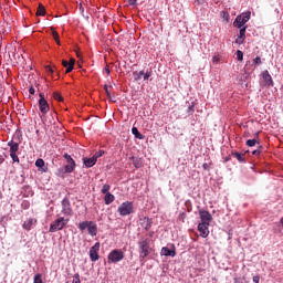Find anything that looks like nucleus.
Segmentation results:
<instances>
[{
	"mask_svg": "<svg viewBox=\"0 0 283 283\" xmlns=\"http://www.w3.org/2000/svg\"><path fill=\"white\" fill-rule=\"evenodd\" d=\"M13 163H19V156L17 155V153L10 154Z\"/></svg>",
	"mask_w": 283,
	"mask_h": 283,
	"instance_id": "58836bf2",
	"label": "nucleus"
},
{
	"mask_svg": "<svg viewBox=\"0 0 283 283\" xmlns=\"http://www.w3.org/2000/svg\"><path fill=\"white\" fill-rule=\"evenodd\" d=\"M109 87H112V85H104V90H105V92H106V96H107V98H112V93L109 92Z\"/></svg>",
	"mask_w": 283,
	"mask_h": 283,
	"instance_id": "72a5a7b5",
	"label": "nucleus"
},
{
	"mask_svg": "<svg viewBox=\"0 0 283 283\" xmlns=\"http://www.w3.org/2000/svg\"><path fill=\"white\" fill-rule=\"evenodd\" d=\"M55 42L57 43V45H61V40L57 38V40H55Z\"/></svg>",
	"mask_w": 283,
	"mask_h": 283,
	"instance_id": "3c124183",
	"label": "nucleus"
},
{
	"mask_svg": "<svg viewBox=\"0 0 283 283\" xmlns=\"http://www.w3.org/2000/svg\"><path fill=\"white\" fill-rule=\"evenodd\" d=\"M49 70L48 72H54V70H56V66H46Z\"/></svg>",
	"mask_w": 283,
	"mask_h": 283,
	"instance_id": "de8ad7c7",
	"label": "nucleus"
},
{
	"mask_svg": "<svg viewBox=\"0 0 283 283\" xmlns=\"http://www.w3.org/2000/svg\"><path fill=\"white\" fill-rule=\"evenodd\" d=\"M245 40H247V25L243 28H240V34L235 43H238L239 45H242V43H244Z\"/></svg>",
	"mask_w": 283,
	"mask_h": 283,
	"instance_id": "4468645a",
	"label": "nucleus"
},
{
	"mask_svg": "<svg viewBox=\"0 0 283 283\" xmlns=\"http://www.w3.org/2000/svg\"><path fill=\"white\" fill-rule=\"evenodd\" d=\"M133 165L136 169H140L143 167V161H140V158L138 157H133Z\"/></svg>",
	"mask_w": 283,
	"mask_h": 283,
	"instance_id": "b1692460",
	"label": "nucleus"
},
{
	"mask_svg": "<svg viewBox=\"0 0 283 283\" xmlns=\"http://www.w3.org/2000/svg\"><path fill=\"white\" fill-rule=\"evenodd\" d=\"M63 158L67 163V165L64 166V168H59L56 176L60 178H63L65 174H72L76 169V161H74V158L70 154H64Z\"/></svg>",
	"mask_w": 283,
	"mask_h": 283,
	"instance_id": "f257e3e1",
	"label": "nucleus"
},
{
	"mask_svg": "<svg viewBox=\"0 0 283 283\" xmlns=\"http://www.w3.org/2000/svg\"><path fill=\"white\" fill-rule=\"evenodd\" d=\"M212 63H220V55H214L212 57Z\"/></svg>",
	"mask_w": 283,
	"mask_h": 283,
	"instance_id": "a19ab883",
	"label": "nucleus"
},
{
	"mask_svg": "<svg viewBox=\"0 0 283 283\" xmlns=\"http://www.w3.org/2000/svg\"><path fill=\"white\" fill-rule=\"evenodd\" d=\"M125 259V253L122 250L115 249L108 253V262L116 264Z\"/></svg>",
	"mask_w": 283,
	"mask_h": 283,
	"instance_id": "39448f33",
	"label": "nucleus"
},
{
	"mask_svg": "<svg viewBox=\"0 0 283 283\" xmlns=\"http://www.w3.org/2000/svg\"><path fill=\"white\" fill-rule=\"evenodd\" d=\"M104 154H105V150H99V151H97V153H95V154L93 155V158H94L95 161H96V160H98V158H101Z\"/></svg>",
	"mask_w": 283,
	"mask_h": 283,
	"instance_id": "7c9ffc66",
	"label": "nucleus"
},
{
	"mask_svg": "<svg viewBox=\"0 0 283 283\" xmlns=\"http://www.w3.org/2000/svg\"><path fill=\"white\" fill-rule=\"evenodd\" d=\"M83 163L85 167L90 169V167H94L96 165V159L94 157H91V158L84 157Z\"/></svg>",
	"mask_w": 283,
	"mask_h": 283,
	"instance_id": "a211bd4d",
	"label": "nucleus"
},
{
	"mask_svg": "<svg viewBox=\"0 0 283 283\" xmlns=\"http://www.w3.org/2000/svg\"><path fill=\"white\" fill-rule=\"evenodd\" d=\"M3 160H4L3 158H0V165L3 163Z\"/></svg>",
	"mask_w": 283,
	"mask_h": 283,
	"instance_id": "864d4df0",
	"label": "nucleus"
},
{
	"mask_svg": "<svg viewBox=\"0 0 283 283\" xmlns=\"http://www.w3.org/2000/svg\"><path fill=\"white\" fill-rule=\"evenodd\" d=\"M160 254L170 258H176V250H170L169 248L165 247L161 249Z\"/></svg>",
	"mask_w": 283,
	"mask_h": 283,
	"instance_id": "6ab92c4d",
	"label": "nucleus"
},
{
	"mask_svg": "<svg viewBox=\"0 0 283 283\" xmlns=\"http://www.w3.org/2000/svg\"><path fill=\"white\" fill-rule=\"evenodd\" d=\"M87 231L92 235V238H94V235L98 233V227L94 221H90Z\"/></svg>",
	"mask_w": 283,
	"mask_h": 283,
	"instance_id": "dca6fc26",
	"label": "nucleus"
},
{
	"mask_svg": "<svg viewBox=\"0 0 283 283\" xmlns=\"http://www.w3.org/2000/svg\"><path fill=\"white\" fill-rule=\"evenodd\" d=\"M251 19V11H247L238 15L233 22L234 28H242L245 23H249Z\"/></svg>",
	"mask_w": 283,
	"mask_h": 283,
	"instance_id": "20e7f679",
	"label": "nucleus"
},
{
	"mask_svg": "<svg viewBox=\"0 0 283 283\" xmlns=\"http://www.w3.org/2000/svg\"><path fill=\"white\" fill-rule=\"evenodd\" d=\"M253 282L254 283H260V275H254L253 276Z\"/></svg>",
	"mask_w": 283,
	"mask_h": 283,
	"instance_id": "c03bdc74",
	"label": "nucleus"
},
{
	"mask_svg": "<svg viewBox=\"0 0 283 283\" xmlns=\"http://www.w3.org/2000/svg\"><path fill=\"white\" fill-rule=\"evenodd\" d=\"M259 138H260V133H256V134H255V138H253V139H248V140L245 142V145H247L248 147H255V145H260V142H258Z\"/></svg>",
	"mask_w": 283,
	"mask_h": 283,
	"instance_id": "f3484780",
	"label": "nucleus"
},
{
	"mask_svg": "<svg viewBox=\"0 0 283 283\" xmlns=\"http://www.w3.org/2000/svg\"><path fill=\"white\" fill-rule=\"evenodd\" d=\"M52 36L54 41H59V32L54 31V29H52Z\"/></svg>",
	"mask_w": 283,
	"mask_h": 283,
	"instance_id": "ea45409f",
	"label": "nucleus"
},
{
	"mask_svg": "<svg viewBox=\"0 0 283 283\" xmlns=\"http://www.w3.org/2000/svg\"><path fill=\"white\" fill-rule=\"evenodd\" d=\"M75 63H76V60H74V57H71L69 62L66 60L62 61L63 67L66 69L65 72H72L74 70Z\"/></svg>",
	"mask_w": 283,
	"mask_h": 283,
	"instance_id": "ddd939ff",
	"label": "nucleus"
},
{
	"mask_svg": "<svg viewBox=\"0 0 283 283\" xmlns=\"http://www.w3.org/2000/svg\"><path fill=\"white\" fill-rule=\"evenodd\" d=\"M139 224L145 231H149L151 229V219L144 217L139 220Z\"/></svg>",
	"mask_w": 283,
	"mask_h": 283,
	"instance_id": "2eb2a0df",
	"label": "nucleus"
},
{
	"mask_svg": "<svg viewBox=\"0 0 283 283\" xmlns=\"http://www.w3.org/2000/svg\"><path fill=\"white\" fill-rule=\"evenodd\" d=\"M29 67H30V70H34V69L32 67V65H30Z\"/></svg>",
	"mask_w": 283,
	"mask_h": 283,
	"instance_id": "5fc2aeb1",
	"label": "nucleus"
},
{
	"mask_svg": "<svg viewBox=\"0 0 283 283\" xmlns=\"http://www.w3.org/2000/svg\"><path fill=\"white\" fill-rule=\"evenodd\" d=\"M149 76H151L149 73H144L143 75L144 81H148Z\"/></svg>",
	"mask_w": 283,
	"mask_h": 283,
	"instance_id": "37998d69",
	"label": "nucleus"
},
{
	"mask_svg": "<svg viewBox=\"0 0 283 283\" xmlns=\"http://www.w3.org/2000/svg\"><path fill=\"white\" fill-rule=\"evenodd\" d=\"M244 53L240 50L237 51V61H243Z\"/></svg>",
	"mask_w": 283,
	"mask_h": 283,
	"instance_id": "2f4dec72",
	"label": "nucleus"
},
{
	"mask_svg": "<svg viewBox=\"0 0 283 283\" xmlns=\"http://www.w3.org/2000/svg\"><path fill=\"white\" fill-rule=\"evenodd\" d=\"M8 147H10V154H17L19 151V143L14 140L8 142Z\"/></svg>",
	"mask_w": 283,
	"mask_h": 283,
	"instance_id": "aec40b11",
	"label": "nucleus"
},
{
	"mask_svg": "<svg viewBox=\"0 0 283 283\" xmlns=\"http://www.w3.org/2000/svg\"><path fill=\"white\" fill-rule=\"evenodd\" d=\"M260 154H262V146H259L258 149H255V150L252 151V155H253V156H260Z\"/></svg>",
	"mask_w": 283,
	"mask_h": 283,
	"instance_id": "4c0bfd02",
	"label": "nucleus"
},
{
	"mask_svg": "<svg viewBox=\"0 0 283 283\" xmlns=\"http://www.w3.org/2000/svg\"><path fill=\"white\" fill-rule=\"evenodd\" d=\"M98 251H101V242H96V243L90 249V259H91V262H98V260H101V255H98Z\"/></svg>",
	"mask_w": 283,
	"mask_h": 283,
	"instance_id": "0eeeda50",
	"label": "nucleus"
},
{
	"mask_svg": "<svg viewBox=\"0 0 283 283\" xmlns=\"http://www.w3.org/2000/svg\"><path fill=\"white\" fill-rule=\"evenodd\" d=\"M109 189H112V186L109 184H105L101 190L102 193L107 195L109 193Z\"/></svg>",
	"mask_w": 283,
	"mask_h": 283,
	"instance_id": "c756f323",
	"label": "nucleus"
},
{
	"mask_svg": "<svg viewBox=\"0 0 283 283\" xmlns=\"http://www.w3.org/2000/svg\"><path fill=\"white\" fill-rule=\"evenodd\" d=\"M232 157L237 158L239 163H244V154L241 153H232Z\"/></svg>",
	"mask_w": 283,
	"mask_h": 283,
	"instance_id": "a878e982",
	"label": "nucleus"
},
{
	"mask_svg": "<svg viewBox=\"0 0 283 283\" xmlns=\"http://www.w3.org/2000/svg\"><path fill=\"white\" fill-rule=\"evenodd\" d=\"M32 224H34V219H28L23 223V229H25V231H30L32 229Z\"/></svg>",
	"mask_w": 283,
	"mask_h": 283,
	"instance_id": "5701e85b",
	"label": "nucleus"
},
{
	"mask_svg": "<svg viewBox=\"0 0 283 283\" xmlns=\"http://www.w3.org/2000/svg\"><path fill=\"white\" fill-rule=\"evenodd\" d=\"M209 224L210 223H201V222L198 224V231H199L201 238L209 237Z\"/></svg>",
	"mask_w": 283,
	"mask_h": 283,
	"instance_id": "f8f14e48",
	"label": "nucleus"
},
{
	"mask_svg": "<svg viewBox=\"0 0 283 283\" xmlns=\"http://www.w3.org/2000/svg\"><path fill=\"white\" fill-rule=\"evenodd\" d=\"M188 112H191V114H193V104L188 107Z\"/></svg>",
	"mask_w": 283,
	"mask_h": 283,
	"instance_id": "09e8293b",
	"label": "nucleus"
},
{
	"mask_svg": "<svg viewBox=\"0 0 283 283\" xmlns=\"http://www.w3.org/2000/svg\"><path fill=\"white\" fill-rule=\"evenodd\" d=\"M39 96V109L41 114H48V112H50V104L48 103V99H45V95L43 93H40Z\"/></svg>",
	"mask_w": 283,
	"mask_h": 283,
	"instance_id": "6e6552de",
	"label": "nucleus"
},
{
	"mask_svg": "<svg viewBox=\"0 0 283 283\" xmlns=\"http://www.w3.org/2000/svg\"><path fill=\"white\" fill-rule=\"evenodd\" d=\"M35 90H34V86H31L30 88H29V94H31L32 96H34V94H35Z\"/></svg>",
	"mask_w": 283,
	"mask_h": 283,
	"instance_id": "79ce46f5",
	"label": "nucleus"
},
{
	"mask_svg": "<svg viewBox=\"0 0 283 283\" xmlns=\"http://www.w3.org/2000/svg\"><path fill=\"white\" fill-rule=\"evenodd\" d=\"M117 211L119 216H132V213H134V203H132V201L123 202Z\"/></svg>",
	"mask_w": 283,
	"mask_h": 283,
	"instance_id": "7ed1b4c3",
	"label": "nucleus"
},
{
	"mask_svg": "<svg viewBox=\"0 0 283 283\" xmlns=\"http://www.w3.org/2000/svg\"><path fill=\"white\" fill-rule=\"evenodd\" d=\"M77 56H81V54L77 53Z\"/></svg>",
	"mask_w": 283,
	"mask_h": 283,
	"instance_id": "4d7b16f0",
	"label": "nucleus"
},
{
	"mask_svg": "<svg viewBox=\"0 0 283 283\" xmlns=\"http://www.w3.org/2000/svg\"><path fill=\"white\" fill-rule=\"evenodd\" d=\"M36 17H45V7L43 4H39L36 10Z\"/></svg>",
	"mask_w": 283,
	"mask_h": 283,
	"instance_id": "393cba45",
	"label": "nucleus"
},
{
	"mask_svg": "<svg viewBox=\"0 0 283 283\" xmlns=\"http://www.w3.org/2000/svg\"><path fill=\"white\" fill-rule=\"evenodd\" d=\"M72 283H81V275L78 273H75L73 275V282Z\"/></svg>",
	"mask_w": 283,
	"mask_h": 283,
	"instance_id": "c9c22d12",
	"label": "nucleus"
},
{
	"mask_svg": "<svg viewBox=\"0 0 283 283\" xmlns=\"http://www.w3.org/2000/svg\"><path fill=\"white\" fill-rule=\"evenodd\" d=\"M77 67H80V69H81V67H83V66L81 65V63H78V62H77Z\"/></svg>",
	"mask_w": 283,
	"mask_h": 283,
	"instance_id": "603ef678",
	"label": "nucleus"
},
{
	"mask_svg": "<svg viewBox=\"0 0 283 283\" xmlns=\"http://www.w3.org/2000/svg\"><path fill=\"white\" fill-rule=\"evenodd\" d=\"M199 217H200L201 223H205V224H210L211 220H213V217L207 210H199Z\"/></svg>",
	"mask_w": 283,
	"mask_h": 283,
	"instance_id": "9b49d317",
	"label": "nucleus"
},
{
	"mask_svg": "<svg viewBox=\"0 0 283 283\" xmlns=\"http://www.w3.org/2000/svg\"><path fill=\"white\" fill-rule=\"evenodd\" d=\"M106 70V72H109V69H105Z\"/></svg>",
	"mask_w": 283,
	"mask_h": 283,
	"instance_id": "6e6d98bb",
	"label": "nucleus"
},
{
	"mask_svg": "<svg viewBox=\"0 0 283 283\" xmlns=\"http://www.w3.org/2000/svg\"><path fill=\"white\" fill-rule=\"evenodd\" d=\"M138 247H139V258L145 260V258L149 255V241L147 239L140 240L138 242Z\"/></svg>",
	"mask_w": 283,
	"mask_h": 283,
	"instance_id": "423d86ee",
	"label": "nucleus"
},
{
	"mask_svg": "<svg viewBox=\"0 0 283 283\" xmlns=\"http://www.w3.org/2000/svg\"><path fill=\"white\" fill-rule=\"evenodd\" d=\"M90 227V221H83L78 224L80 231H85Z\"/></svg>",
	"mask_w": 283,
	"mask_h": 283,
	"instance_id": "bb28decb",
	"label": "nucleus"
},
{
	"mask_svg": "<svg viewBox=\"0 0 283 283\" xmlns=\"http://www.w3.org/2000/svg\"><path fill=\"white\" fill-rule=\"evenodd\" d=\"M112 103H116V97H113L112 95H111V98H108Z\"/></svg>",
	"mask_w": 283,
	"mask_h": 283,
	"instance_id": "8fccbe9b",
	"label": "nucleus"
},
{
	"mask_svg": "<svg viewBox=\"0 0 283 283\" xmlns=\"http://www.w3.org/2000/svg\"><path fill=\"white\" fill-rule=\"evenodd\" d=\"M33 283H43V279L41 277V274L34 275Z\"/></svg>",
	"mask_w": 283,
	"mask_h": 283,
	"instance_id": "473e14b6",
	"label": "nucleus"
},
{
	"mask_svg": "<svg viewBox=\"0 0 283 283\" xmlns=\"http://www.w3.org/2000/svg\"><path fill=\"white\" fill-rule=\"evenodd\" d=\"M261 85L264 87H273V77H271V74L269 73H262L261 74Z\"/></svg>",
	"mask_w": 283,
	"mask_h": 283,
	"instance_id": "9d476101",
	"label": "nucleus"
},
{
	"mask_svg": "<svg viewBox=\"0 0 283 283\" xmlns=\"http://www.w3.org/2000/svg\"><path fill=\"white\" fill-rule=\"evenodd\" d=\"M62 213L63 216H67L69 218L74 214V211L72 210V203L67 198H64L62 200Z\"/></svg>",
	"mask_w": 283,
	"mask_h": 283,
	"instance_id": "1a4fd4ad",
	"label": "nucleus"
},
{
	"mask_svg": "<svg viewBox=\"0 0 283 283\" xmlns=\"http://www.w3.org/2000/svg\"><path fill=\"white\" fill-rule=\"evenodd\" d=\"M253 65H262V57L256 56V57L253 60Z\"/></svg>",
	"mask_w": 283,
	"mask_h": 283,
	"instance_id": "e433bc0d",
	"label": "nucleus"
},
{
	"mask_svg": "<svg viewBox=\"0 0 283 283\" xmlns=\"http://www.w3.org/2000/svg\"><path fill=\"white\" fill-rule=\"evenodd\" d=\"M138 0H128L129 6H136Z\"/></svg>",
	"mask_w": 283,
	"mask_h": 283,
	"instance_id": "49530a36",
	"label": "nucleus"
},
{
	"mask_svg": "<svg viewBox=\"0 0 283 283\" xmlns=\"http://www.w3.org/2000/svg\"><path fill=\"white\" fill-rule=\"evenodd\" d=\"M80 11L85 17V8H83V4H80Z\"/></svg>",
	"mask_w": 283,
	"mask_h": 283,
	"instance_id": "a18cd8bd",
	"label": "nucleus"
},
{
	"mask_svg": "<svg viewBox=\"0 0 283 283\" xmlns=\"http://www.w3.org/2000/svg\"><path fill=\"white\" fill-rule=\"evenodd\" d=\"M144 72H134L133 73V78L135 81H140V78H143Z\"/></svg>",
	"mask_w": 283,
	"mask_h": 283,
	"instance_id": "c85d7f7f",
	"label": "nucleus"
},
{
	"mask_svg": "<svg viewBox=\"0 0 283 283\" xmlns=\"http://www.w3.org/2000/svg\"><path fill=\"white\" fill-rule=\"evenodd\" d=\"M53 98L55 101H59V103H61L63 101V96L60 93H54Z\"/></svg>",
	"mask_w": 283,
	"mask_h": 283,
	"instance_id": "f704fd0d",
	"label": "nucleus"
},
{
	"mask_svg": "<svg viewBox=\"0 0 283 283\" xmlns=\"http://www.w3.org/2000/svg\"><path fill=\"white\" fill-rule=\"evenodd\" d=\"M35 167H38V169H43V167H45V161L43 159H36Z\"/></svg>",
	"mask_w": 283,
	"mask_h": 283,
	"instance_id": "cd10ccee",
	"label": "nucleus"
},
{
	"mask_svg": "<svg viewBox=\"0 0 283 283\" xmlns=\"http://www.w3.org/2000/svg\"><path fill=\"white\" fill-rule=\"evenodd\" d=\"M67 222H70V219H65L64 217L57 218L55 221H53L50 224V233H56V231H63L65 227L67 226Z\"/></svg>",
	"mask_w": 283,
	"mask_h": 283,
	"instance_id": "f03ea898",
	"label": "nucleus"
},
{
	"mask_svg": "<svg viewBox=\"0 0 283 283\" xmlns=\"http://www.w3.org/2000/svg\"><path fill=\"white\" fill-rule=\"evenodd\" d=\"M114 200H116V197H114V195L111 192H107L104 197L105 205H112V202H114Z\"/></svg>",
	"mask_w": 283,
	"mask_h": 283,
	"instance_id": "412c9836",
	"label": "nucleus"
},
{
	"mask_svg": "<svg viewBox=\"0 0 283 283\" xmlns=\"http://www.w3.org/2000/svg\"><path fill=\"white\" fill-rule=\"evenodd\" d=\"M132 134H134L135 138H137L138 140H144L145 139V135L140 134V132L138 130L137 127L132 128Z\"/></svg>",
	"mask_w": 283,
	"mask_h": 283,
	"instance_id": "4be33fe9",
	"label": "nucleus"
}]
</instances>
